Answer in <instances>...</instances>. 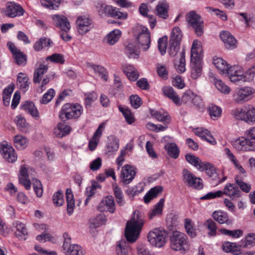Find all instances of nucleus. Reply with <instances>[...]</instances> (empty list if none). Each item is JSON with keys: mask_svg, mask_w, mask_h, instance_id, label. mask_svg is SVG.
I'll list each match as a JSON object with an SVG mask.
<instances>
[{"mask_svg": "<svg viewBox=\"0 0 255 255\" xmlns=\"http://www.w3.org/2000/svg\"><path fill=\"white\" fill-rule=\"evenodd\" d=\"M169 5L165 0L158 2L155 8V14L160 18L166 19L168 17Z\"/></svg>", "mask_w": 255, "mask_h": 255, "instance_id": "aec40b11", "label": "nucleus"}, {"mask_svg": "<svg viewBox=\"0 0 255 255\" xmlns=\"http://www.w3.org/2000/svg\"><path fill=\"white\" fill-rule=\"evenodd\" d=\"M71 130L70 126L65 123H59L54 128L53 133L54 135L59 138H61L67 134H68Z\"/></svg>", "mask_w": 255, "mask_h": 255, "instance_id": "393cba45", "label": "nucleus"}, {"mask_svg": "<svg viewBox=\"0 0 255 255\" xmlns=\"http://www.w3.org/2000/svg\"><path fill=\"white\" fill-rule=\"evenodd\" d=\"M69 255H84L82 248L77 245H72L68 247L65 251Z\"/></svg>", "mask_w": 255, "mask_h": 255, "instance_id": "052dcab7", "label": "nucleus"}, {"mask_svg": "<svg viewBox=\"0 0 255 255\" xmlns=\"http://www.w3.org/2000/svg\"><path fill=\"white\" fill-rule=\"evenodd\" d=\"M67 199V210L69 215H71L75 208V201L71 189H67L66 192Z\"/></svg>", "mask_w": 255, "mask_h": 255, "instance_id": "f704fd0d", "label": "nucleus"}, {"mask_svg": "<svg viewBox=\"0 0 255 255\" xmlns=\"http://www.w3.org/2000/svg\"><path fill=\"white\" fill-rule=\"evenodd\" d=\"M209 112L211 117L213 119L215 120L221 116L222 109L219 107L214 105H212L209 107Z\"/></svg>", "mask_w": 255, "mask_h": 255, "instance_id": "69168bd1", "label": "nucleus"}, {"mask_svg": "<svg viewBox=\"0 0 255 255\" xmlns=\"http://www.w3.org/2000/svg\"><path fill=\"white\" fill-rule=\"evenodd\" d=\"M253 93V89L249 87L238 88L234 92L233 99L236 103L243 104L252 98Z\"/></svg>", "mask_w": 255, "mask_h": 255, "instance_id": "423d86ee", "label": "nucleus"}, {"mask_svg": "<svg viewBox=\"0 0 255 255\" xmlns=\"http://www.w3.org/2000/svg\"><path fill=\"white\" fill-rule=\"evenodd\" d=\"M164 201V198L160 199L159 202L154 205L153 208L149 212L148 216L150 220L162 214Z\"/></svg>", "mask_w": 255, "mask_h": 255, "instance_id": "cd10ccee", "label": "nucleus"}, {"mask_svg": "<svg viewBox=\"0 0 255 255\" xmlns=\"http://www.w3.org/2000/svg\"><path fill=\"white\" fill-rule=\"evenodd\" d=\"M190 26L194 29L195 32L198 36H201L204 32L203 21L198 14L194 11L189 13L187 18Z\"/></svg>", "mask_w": 255, "mask_h": 255, "instance_id": "0eeeda50", "label": "nucleus"}, {"mask_svg": "<svg viewBox=\"0 0 255 255\" xmlns=\"http://www.w3.org/2000/svg\"><path fill=\"white\" fill-rule=\"evenodd\" d=\"M213 83L216 87V88L221 92L225 94H228L230 93L231 89L227 86L224 83H223L221 80L213 77Z\"/></svg>", "mask_w": 255, "mask_h": 255, "instance_id": "8fccbe9b", "label": "nucleus"}, {"mask_svg": "<svg viewBox=\"0 0 255 255\" xmlns=\"http://www.w3.org/2000/svg\"><path fill=\"white\" fill-rule=\"evenodd\" d=\"M30 82H29V78L22 73H20L17 75V85L20 89L25 92L29 88Z\"/></svg>", "mask_w": 255, "mask_h": 255, "instance_id": "c85d7f7f", "label": "nucleus"}, {"mask_svg": "<svg viewBox=\"0 0 255 255\" xmlns=\"http://www.w3.org/2000/svg\"><path fill=\"white\" fill-rule=\"evenodd\" d=\"M24 12V10L19 4L10 2L7 3L3 12L5 16L13 18L22 15Z\"/></svg>", "mask_w": 255, "mask_h": 255, "instance_id": "9b49d317", "label": "nucleus"}, {"mask_svg": "<svg viewBox=\"0 0 255 255\" xmlns=\"http://www.w3.org/2000/svg\"><path fill=\"white\" fill-rule=\"evenodd\" d=\"M220 37L225 43L227 48L233 49L236 47L237 40L230 32L228 31L222 32L220 33Z\"/></svg>", "mask_w": 255, "mask_h": 255, "instance_id": "412c9836", "label": "nucleus"}, {"mask_svg": "<svg viewBox=\"0 0 255 255\" xmlns=\"http://www.w3.org/2000/svg\"><path fill=\"white\" fill-rule=\"evenodd\" d=\"M15 122L17 128L22 131H26L28 128V124L25 119L21 116H17L15 117Z\"/></svg>", "mask_w": 255, "mask_h": 255, "instance_id": "bf43d9fd", "label": "nucleus"}, {"mask_svg": "<svg viewBox=\"0 0 255 255\" xmlns=\"http://www.w3.org/2000/svg\"><path fill=\"white\" fill-rule=\"evenodd\" d=\"M185 54V50L183 49L180 53L181 57L179 61L175 63V68L176 71L180 73H182L186 70Z\"/></svg>", "mask_w": 255, "mask_h": 255, "instance_id": "de8ad7c7", "label": "nucleus"}, {"mask_svg": "<svg viewBox=\"0 0 255 255\" xmlns=\"http://www.w3.org/2000/svg\"><path fill=\"white\" fill-rule=\"evenodd\" d=\"M136 168L129 164H126L122 168L120 179L124 184H129L134 178L136 172Z\"/></svg>", "mask_w": 255, "mask_h": 255, "instance_id": "1a4fd4ad", "label": "nucleus"}, {"mask_svg": "<svg viewBox=\"0 0 255 255\" xmlns=\"http://www.w3.org/2000/svg\"><path fill=\"white\" fill-rule=\"evenodd\" d=\"M213 64L217 69L223 74L227 72L229 68L226 61L221 58H214Z\"/></svg>", "mask_w": 255, "mask_h": 255, "instance_id": "a19ab883", "label": "nucleus"}, {"mask_svg": "<svg viewBox=\"0 0 255 255\" xmlns=\"http://www.w3.org/2000/svg\"><path fill=\"white\" fill-rule=\"evenodd\" d=\"M212 217L216 221L221 224L230 225L232 223V220L229 218L227 214L221 211L214 212Z\"/></svg>", "mask_w": 255, "mask_h": 255, "instance_id": "bb28decb", "label": "nucleus"}, {"mask_svg": "<svg viewBox=\"0 0 255 255\" xmlns=\"http://www.w3.org/2000/svg\"><path fill=\"white\" fill-rule=\"evenodd\" d=\"M119 111L123 114L127 122L131 124L134 122V118L132 113L128 108L123 107L121 105L119 106Z\"/></svg>", "mask_w": 255, "mask_h": 255, "instance_id": "603ef678", "label": "nucleus"}, {"mask_svg": "<svg viewBox=\"0 0 255 255\" xmlns=\"http://www.w3.org/2000/svg\"><path fill=\"white\" fill-rule=\"evenodd\" d=\"M255 244V234L254 233L249 234L246 236L244 241H242L240 244L241 248H248L249 246H253Z\"/></svg>", "mask_w": 255, "mask_h": 255, "instance_id": "6e6d98bb", "label": "nucleus"}, {"mask_svg": "<svg viewBox=\"0 0 255 255\" xmlns=\"http://www.w3.org/2000/svg\"><path fill=\"white\" fill-rule=\"evenodd\" d=\"M235 180L236 183L243 192L249 193L251 189V184L245 182L242 177L240 175H237L235 178Z\"/></svg>", "mask_w": 255, "mask_h": 255, "instance_id": "49530a36", "label": "nucleus"}, {"mask_svg": "<svg viewBox=\"0 0 255 255\" xmlns=\"http://www.w3.org/2000/svg\"><path fill=\"white\" fill-rule=\"evenodd\" d=\"M202 48L200 42L197 40L193 41L191 49V62L201 61Z\"/></svg>", "mask_w": 255, "mask_h": 255, "instance_id": "a211bd4d", "label": "nucleus"}, {"mask_svg": "<svg viewBox=\"0 0 255 255\" xmlns=\"http://www.w3.org/2000/svg\"><path fill=\"white\" fill-rule=\"evenodd\" d=\"M151 115L159 122H164L167 124L170 122V117L166 112L152 110L151 111Z\"/></svg>", "mask_w": 255, "mask_h": 255, "instance_id": "ea45409f", "label": "nucleus"}, {"mask_svg": "<svg viewBox=\"0 0 255 255\" xmlns=\"http://www.w3.org/2000/svg\"><path fill=\"white\" fill-rule=\"evenodd\" d=\"M107 149L109 152H113L118 150L119 147V139L114 135L108 137Z\"/></svg>", "mask_w": 255, "mask_h": 255, "instance_id": "58836bf2", "label": "nucleus"}, {"mask_svg": "<svg viewBox=\"0 0 255 255\" xmlns=\"http://www.w3.org/2000/svg\"><path fill=\"white\" fill-rule=\"evenodd\" d=\"M78 31L83 35L89 31L92 28V21L89 17L86 16H79L76 20Z\"/></svg>", "mask_w": 255, "mask_h": 255, "instance_id": "4468645a", "label": "nucleus"}, {"mask_svg": "<svg viewBox=\"0 0 255 255\" xmlns=\"http://www.w3.org/2000/svg\"><path fill=\"white\" fill-rule=\"evenodd\" d=\"M163 95L171 99L177 106L181 105L180 99L174 89L168 86L163 87L162 89Z\"/></svg>", "mask_w": 255, "mask_h": 255, "instance_id": "b1692460", "label": "nucleus"}, {"mask_svg": "<svg viewBox=\"0 0 255 255\" xmlns=\"http://www.w3.org/2000/svg\"><path fill=\"white\" fill-rule=\"evenodd\" d=\"M191 77L193 79H196L200 77L202 74V66L201 61L191 62Z\"/></svg>", "mask_w": 255, "mask_h": 255, "instance_id": "79ce46f5", "label": "nucleus"}, {"mask_svg": "<svg viewBox=\"0 0 255 255\" xmlns=\"http://www.w3.org/2000/svg\"><path fill=\"white\" fill-rule=\"evenodd\" d=\"M123 72L130 81H136L139 76L137 70L131 65H125L123 67Z\"/></svg>", "mask_w": 255, "mask_h": 255, "instance_id": "c756f323", "label": "nucleus"}, {"mask_svg": "<svg viewBox=\"0 0 255 255\" xmlns=\"http://www.w3.org/2000/svg\"><path fill=\"white\" fill-rule=\"evenodd\" d=\"M96 8L97 12L101 16H108L110 5H107L102 1H99L96 5Z\"/></svg>", "mask_w": 255, "mask_h": 255, "instance_id": "4d7b16f0", "label": "nucleus"}, {"mask_svg": "<svg viewBox=\"0 0 255 255\" xmlns=\"http://www.w3.org/2000/svg\"><path fill=\"white\" fill-rule=\"evenodd\" d=\"M167 236V231L156 228L149 232L147 238L148 242L152 246L161 248L165 245Z\"/></svg>", "mask_w": 255, "mask_h": 255, "instance_id": "39448f33", "label": "nucleus"}, {"mask_svg": "<svg viewBox=\"0 0 255 255\" xmlns=\"http://www.w3.org/2000/svg\"><path fill=\"white\" fill-rule=\"evenodd\" d=\"M170 248L173 251L186 253L190 249V243L187 236L182 233L173 232L170 238Z\"/></svg>", "mask_w": 255, "mask_h": 255, "instance_id": "f03ea898", "label": "nucleus"}, {"mask_svg": "<svg viewBox=\"0 0 255 255\" xmlns=\"http://www.w3.org/2000/svg\"><path fill=\"white\" fill-rule=\"evenodd\" d=\"M114 195L116 201L120 206H123L125 204L124 195L121 188L117 185L114 186Z\"/></svg>", "mask_w": 255, "mask_h": 255, "instance_id": "e2e57ef3", "label": "nucleus"}, {"mask_svg": "<svg viewBox=\"0 0 255 255\" xmlns=\"http://www.w3.org/2000/svg\"><path fill=\"white\" fill-rule=\"evenodd\" d=\"M0 152L6 161L14 162L17 158V156L13 148L7 143H2L0 146Z\"/></svg>", "mask_w": 255, "mask_h": 255, "instance_id": "ddd939ff", "label": "nucleus"}, {"mask_svg": "<svg viewBox=\"0 0 255 255\" xmlns=\"http://www.w3.org/2000/svg\"><path fill=\"white\" fill-rule=\"evenodd\" d=\"M53 42L50 38L43 37L35 42L33 45V48L35 51H39L43 48L49 49L53 46Z\"/></svg>", "mask_w": 255, "mask_h": 255, "instance_id": "a878e982", "label": "nucleus"}, {"mask_svg": "<svg viewBox=\"0 0 255 255\" xmlns=\"http://www.w3.org/2000/svg\"><path fill=\"white\" fill-rule=\"evenodd\" d=\"M182 174L183 180L187 185L198 189H201L203 188V185L202 180L200 178L196 177L188 170L184 169Z\"/></svg>", "mask_w": 255, "mask_h": 255, "instance_id": "6e6552de", "label": "nucleus"}, {"mask_svg": "<svg viewBox=\"0 0 255 255\" xmlns=\"http://www.w3.org/2000/svg\"><path fill=\"white\" fill-rule=\"evenodd\" d=\"M222 249L226 253H232L234 255H239L241 254L240 245L237 246L236 244L230 242H226L223 244Z\"/></svg>", "mask_w": 255, "mask_h": 255, "instance_id": "473e14b6", "label": "nucleus"}, {"mask_svg": "<svg viewBox=\"0 0 255 255\" xmlns=\"http://www.w3.org/2000/svg\"><path fill=\"white\" fill-rule=\"evenodd\" d=\"M233 147L238 151H248L253 150L252 142L244 137H239L232 142Z\"/></svg>", "mask_w": 255, "mask_h": 255, "instance_id": "f3484780", "label": "nucleus"}, {"mask_svg": "<svg viewBox=\"0 0 255 255\" xmlns=\"http://www.w3.org/2000/svg\"><path fill=\"white\" fill-rule=\"evenodd\" d=\"M144 183L139 182L133 187L128 188L126 190V193L128 196L133 197L141 193L144 190Z\"/></svg>", "mask_w": 255, "mask_h": 255, "instance_id": "4c0bfd02", "label": "nucleus"}, {"mask_svg": "<svg viewBox=\"0 0 255 255\" xmlns=\"http://www.w3.org/2000/svg\"><path fill=\"white\" fill-rule=\"evenodd\" d=\"M162 187L160 186H157L151 188L143 197L144 203H148L151 200L157 197L158 194L162 192Z\"/></svg>", "mask_w": 255, "mask_h": 255, "instance_id": "7c9ffc66", "label": "nucleus"}, {"mask_svg": "<svg viewBox=\"0 0 255 255\" xmlns=\"http://www.w3.org/2000/svg\"><path fill=\"white\" fill-rule=\"evenodd\" d=\"M225 194L232 199H236L240 196L241 191L235 184H227L222 191V195Z\"/></svg>", "mask_w": 255, "mask_h": 255, "instance_id": "6ab92c4d", "label": "nucleus"}, {"mask_svg": "<svg viewBox=\"0 0 255 255\" xmlns=\"http://www.w3.org/2000/svg\"><path fill=\"white\" fill-rule=\"evenodd\" d=\"M204 226L209 231V237H215L217 235L218 227L216 223L211 219H208L204 223Z\"/></svg>", "mask_w": 255, "mask_h": 255, "instance_id": "e433bc0d", "label": "nucleus"}, {"mask_svg": "<svg viewBox=\"0 0 255 255\" xmlns=\"http://www.w3.org/2000/svg\"><path fill=\"white\" fill-rule=\"evenodd\" d=\"M185 158L189 163L199 170V168L202 166L203 162L199 157L193 154H187L185 155Z\"/></svg>", "mask_w": 255, "mask_h": 255, "instance_id": "3c124183", "label": "nucleus"}, {"mask_svg": "<svg viewBox=\"0 0 255 255\" xmlns=\"http://www.w3.org/2000/svg\"><path fill=\"white\" fill-rule=\"evenodd\" d=\"M7 46L12 53L13 58L16 64L21 66L25 65L27 63L26 55L22 52L20 50L17 48L15 45L11 42H7Z\"/></svg>", "mask_w": 255, "mask_h": 255, "instance_id": "9d476101", "label": "nucleus"}, {"mask_svg": "<svg viewBox=\"0 0 255 255\" xmlns=\"http://www.w3.org/2000/svg\"><path fill=\"white\" fill-rule=\"evenodd\" d=\"M245 122L247 123H255V108L249 106L246 111Z\"/></svg>", "mask_w": 255, "mask_h": 255, "instance_id": "680f3d73", "label": "nucleus"}, {"mask_svg": "<svg viewBox=\"0 0 255 255\" xmlns=\"http://www.w3.org/2000/svg\"><path fill=\"white\" fill-rule=\"evenodd\" d=\"M133 33L136 38L139 46L143 51H147L150 46V34L147 27L137 24L133 28Z\"/></svg>", "mask_w": 255, "mask_h": 255, "instance_id": "7ed1b4c3", "label": "nucleus"}, {"mask_svg": "<svg viewBox=\"0 0 255 255\" xmlns=\"http://www.w3.org/2000/svg\"><path fill=\"white\" fill-rule=\"evenodd\" d=\"M225 74L232 82L243 81L244 79L243 68L238 65L230 67Z\"/></svg>", "mask_w": 255, "mask_h": 255, "instance_id": "f8f14e48", "label": "nucleus"}, {"mask_svg": "<svg viewBox=\"0 0 255 255\" xmlns=\"http://www.w3.org/2000/svg\"><path fill=\"white\" fill-rule=\"evenodd\" d=\"M164 147L170 157L174 159L178 157L179 150L175 143H168L165 145Z\"/></svg>", "mask_w": 255, "mask_h": 255, "instance_id": "37998d69", "label": "nucleus"}, {"mask_svg": "<svg viewBox=\"0 0 255 255\" xmlns=\"http://www.w3.org/2000/svg\"><path fill=\"white\" fill-rule=\"evenodd\" d=\"M83 112V109L80 104L67 103L62 107L59 113V117L63 121L76 119L80 117Z\"/></svg>", "mask_w": 255, "mask_h": 255, "instance_id": "20e7f679", "label": "nucleus"}, {"mask_svg": "<svg viewBox=\"0 0 255 255\" xmlns=\"http://www.w3.org/2000/svg\"><path fill=\"white\" fill-rule=\"evenodd\" d=\"M182 37V34L180 29L178 27H174L171 31L169 41L180 43Z\"/></svg>", "mask_w": 255, "mask_h": 255, "instance_id": "864d4df0", "label": "nucleus"}, {"mask_svg": "<svg viewBox=\"0 0 255 255\" xmlns=\"http://www.w3.org/2000/svg\"><path fill=\"white\" fill-rule=\"evenodd\" d=\"M87 67L90 70L94 71V72L99 75L102 78L107 81L108 76L105 69L101 65H97L91 63L87 64Z\"/></svg>", "mask_w": 255, "mask_h": 255, "instance_id": "c9c22d12", "label": "nucleus"}, {"mask_svg": "<svg viewBox=\"0 0 255 255\" xmlns=\"http://www.w3.org/2000/svg\"><path fill=\"white\" fill-rule=\"evenodd\" d=\"M98 209L101 212L108 211L114 213L116 211V205L113 197L107 196L104 198L99 204Z\"/></svg>", "mask_w": 255, "mask_h": 255, "instance_id": "dca6fc26", "label": "nucleus"}, {"mask_svg": "<svg viewBox=\"0 0 255 255\" xmlns=\"http://www.w3.org/2000/svg\"><path fill=\"white\" fill-rule=\"evenodd\" d=\"M23 109L33 118L38 119L39 117V112L33 103L27 102L23 105Z\"/></svg>", "mask_w": 255, "mask_h": 255, "instance_id": "09e8293b", "label": "nucleus"}, {"mask_svg": "<svg viewBox=\"0 0 255 255\" xmlns=\"http://www.w3.org/2000/svg\"><path fill=\"white\" fill-rule=\"evenodd\" d=\"M108 14L107 16H110L115 18L118 19H126L128 16L127 13H124L119 11V9L117 7L110 5Z\"/></svg>", "mask_w": 255, "mask_h": 255, "instance_id": "c03bdc74", "label": "nucleus"}, {"mask_svg": "<svg viewBox=\"0 0 255 255\" xmlns=\"http://www.w3.org/2000/svg\"><path fill=\"white\" fill-rule=\"evenodd\" d=\"M121 35V30L117 29H114L105 38V42L110 45H113L119 40Z\"/></svg>", "mask_w": 255, "mask_h": 255, "instance_id": "2f4dec72", "label": "nucleus"}, {"mask_svg": "<svg viewBox=\"0 0 255 255\" xmlns=\"http://www.w3.org/2000/svg\"><path fill=\"white\" fill-rule=\"evenodd\" d=\"M219 230L222 234L231 236L235 238H239L243 235V231L241 230L231 231L225 229H222Z\"/></svg>", "mask_w": 255, "mask_h": 255, "instance_id": "0e129e2a", "label": "nucleus"}, {"mask_svg": "<svg viewBox=\"0 0 255 255\" xmlns=\"http://www.w3.org/2000/svg\"><path fill=\"white\" fill-rule=\"evenodd\" d=\"M48 69V66L47 65L43 63L37 64L33 74V83H39L43 75L47 72Z\"/></svg>", "mask_w": 255, "mask_h": 255, "instance_id": "5701e85b", "label": "nucleus"}, {"mask_svg": "<svg viewBox=\"0 0 255 255\" xmlns=\"http://www.w3.org/2000/svg\"><path fill=\"white\" fill-rule=\"evenodd\" d=\"M15 229L14 234L19 240H25L28 235L27 230L25 225L20 222L15 221L13 223Z\"/></svg>", "mask_w": 255, "mask_h": 255, "instance_id": "4be33fe9", "label": "nucleus"}, {"mask_svg": "<svg viewBox=\"0 0 255 255\" xmlns=\"http://www.w3.org/2000/svg\"><path fill=\"white\" fill-rule=\"evenodd\" d=\"M126 52L129 58L136 59L138 58L139 51L136 49L133 43H129L126 47Z\"/></svg>", "mask_w": 255, "mask_h": 255, "instance_id": "5fc2aeb1", "label": "nucleus"}, {"mask_svg": "<svg viewBox=\"0 0 255 255\" xmlns=\"http://www.w3.org/2000/svg\"><path fill=\"white\" fill-rule=\"evenodd\" d=\"M61 0H40L41 5L47 8L55 9L60 3Z\"/></svg>", "mask_w": 255, "mask_h": 255, "instance_id": "13d9d810", "label": "nucleus"}, {"mask_svg": "<svg viewBox=\"0 0 255 255\" xmlns=\"http://www.w3.org/2000/svg\"><path fill=\"white\" fill-rule=\"evenodd\" d=\"M53 24L62 31H69L71 26L68 18L64 15L54 14L51 16Z\"/></svg>", "mask_w": 255, "mask_h": 255, "instance_id": "2eb2a0df", "label": "nucleus"}, {"mask_svg": "<svg viewBox=\"0 0 255 255\" xmlns=\"http://www.w3.org/2000/svg\"><path fill=\"white\" fill-rule=\"evenodd\" d=\"M199 171H205L206 174L211 177H213L215 178L218 176L215 167L213 164L208 162H203L202 166L199 168Z\"/></svg>", "mask_w": 255, "mask_h": 255, "instance_id": "72a5a7b5", "label": "nucleus"}, {"mask_svg": "<svg viewBox=\"0 0 255 255\" xmlns=\"http://www.w3.org/2000/svg\"><path fill=\"white\" fill-rule=\"evenodd\" d=\"M144 219L143 216L137 212V215L132 219L128 221L126 224L125 229V240H120L117 244L116 252L117 255H128L131 249L129 243H134L138 238L139 233L144 225Z\"/></svg>", "mask_w": 255, "mask_h": 255, "instance_id": "f257e3e1", "label": "nucleus"}, {"mask_svg": "<svg viewBox=\"0 0 255 255\" xmlns=\"http://www.w3.org/2000/svg\"><path fill=\"white\" fill-rule=\"evenodd\" d=\"M184 226L187 234L191 237L196 236V233L193 228V224L190 219H186L184 221Z\"/></svg>", "mask_w": 255, "mask_h": 255, "instance_id": "774afa93", "label": "nucleus"}, {"mask_svg": "<svg viewBox=\"0 0 255 255\" xmlns=\"http://www.w3.org/2000/svg\"><path fill=\"white\" fill-rule=\"evenodd\" d=\"M27 138L21 135L18 134L14 137V145L18 149L25 148L27 146Z\"/></svg>", "mask_w": 255, "mask_h": 255, "instance_id": "a18cd8bd", "label": "nucleus"}, {"mask_svg": "<svg viewBox=\"0 0 255 255\" xmlns=\"http://www.w3.org/2000/svg\"><path fill=\"white\" fill-rule=\"evenodd\" d=\"M194 93L190 90H186L182 96L180 100L181 104L183 103L185 104H191L194 95Z\"/></svg>", "mask_w": 255, "mask_h": 255, "instance_id": "338daca9", "label": "nucleus"}]
</instances>
